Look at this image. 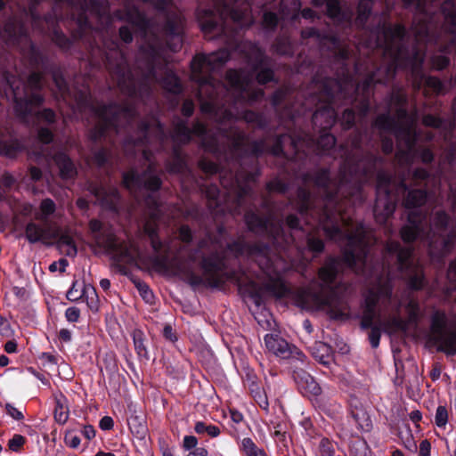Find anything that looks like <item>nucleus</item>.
Wrapping results in <instances>:
<instances>
[{
    "instance_id": "nucleus-1",
    "label": "nucleus",
    "mask_w": 456,
    "mask_h": 456,
    "mask_svg": "<svg viewBox=\"0 0 456 456\" xmlns=\"http://www.w3.org/2000/svg\"><path fill=\"white\" fill-rule=\"evenodd\" d=\"M363 166L362 161L357 167H347L344 164L340 169L338 182L331 181L329 171L321 169L314 172L313 182L323 191V208H316L311 194L300 188L297 191V208L305 225H312L313 231L304 227L300 220L294 215L287 217V225L293 233L285 234L282 224L273 216L263 219L254 213H247L245 221L248 229L261 235H267L273 243L279 246H289L295 243V234L306 233L307 248L318 254L324 248L322 240L315 237V230H323L328 239L345 246L343 257L330 256L318 271V280L312 281L306 287L297 291L295 299L303 309L310 311H326L333 319H342L346 315V307L342 298L338 295L336 280L342 271L343 264L354 270L356 273L370 274L372 272L367 265L370 253V232L362 224H353L350 218L340 212V207H336L334 212L329 209L339 196L347 198L354 191H358L363 183L370 180V175L366 170L360 171Z\"/></svg>"
},
{
    "instance_id": "nucleus-2",
    "label": "nucleus",
    "mask_w": 456,
    "mask_h": 456,
    "mask_svg": "<svg viewBox=\"0 0 456 456\" xmlns=\"http://www.w3.org/2000/svg\"><path fill=\"white\" fill-rule=\"evenodd\" d=\"M243 49H249L248 61L252 73L244 74L238 70H229L226 73V84L214 78L213 73L220 69L230 59L231 53L227 49H221L209 54H198L191 62V78L198 84V98L200 110L211 114L218 123L217 133L208 140L207 127L197 122L190 129L183 120L178 119L174 124L172 138L175 142L186 143L192 134L201 138L203 144L212 151L219 150L220 142L227 143L232 151L243 149L248 140L241 131L232 125L244 119L248 123L255 122L257 115L249 110H243L246 102L258 101L264 96L262 89L254 87V77L258 84L263 85L273 78V72L265 69L267 59L264 53L251 43L242 45Z\"/></svg>"
},
{
    "instance_id": "nucleus-3",
    "label": "nucleus",
    "mask_w": 456,
    "mask_h": 456,
    "mask_svg": "<svg viewBox=\"0 0 456 456\" xmlns=\"http://www.w3.org/2000/svg\"><path fill=\"white\" fill-rule=\"evenodd\" d=\"M218 233L219 239L213 240L208 237L199 243V250L210 252V256H203L200 262L204 279L208 286L217 288L225 281L226 278L222 272L225 267L224 248L226 246L227 251L234 256L245 255L257 264L265 275L263 284L268 292L277 297H282L289 293V289L282 275L291 266L281 256H272L268 247L249 246L240 240L228 243L224 241V230L222 227L218 229Z\"/></svg>"
},
{
    "instance_id": "nucleus-4",
    "label": "nucleus",
    "mask_w": 456,
    "mask_h": 456,
    "mask_svg": "<svg viewBox=\"0 0 456 456\" xmlns=\"http://www.w3.org/2000/svg\"><path fill=\"white\" fill-rule=\"evenodd\" d=\"M370 34L374 38H370L364 43L366 47L380 49L387 64L385 67L379 68L376 73L368 77L362 86L358 85L355 91H359L362 87L365 92L372 83L386 84L394 77L397 69L409 68L415 79L419 78V81L417 82L418 86L424 82L435 93L441 94L443 92L444 85L440 79L422 75L423 53L416 49L409 53L405 48L406 31L403 26L400 24L391 25L384 21Z\"/></svg>"
},
{
    "instance_id": "nucleus-5",
    "label": "nucleus",
    "mask_w": 456,
    "mask_h": 456,
    "mask_svg": "<svg viewBox=\"0 0 456 456\" xmlns=\"http://www.w3.org/2000/svg\"><path fill=\"white\" fill-rule=\"evenodd\" d=\"M386 273V277L375 275V283L364 294L361 326L370 328L369 340L373 348L379 345L381 330L388 334L406 330V322L400 315L402 304L393 297L389 267Z\"/></svg>"
},
{
    "instance_id": "nucleus-6",
    "label": "nucleus",
    "mask_w": 456,
    "mask_h": 456,
    "mask_svg": "<svg viewBox=\"0 0 456 456\" xmlns=\"http://www.w3.org/2000/svg\"><path fill=\"white\" fill-rule=\"evenodd\" d=\"M448 223L449 216L443 210L436 212L429 222L422 211L411 210L408 214L407 224L400 231L401 238L406 243L419 240L428 247L431 256L443 257L451 251L456 239L455 234L446 240L442 239L441 233L445 231Z\"/></svg>"
},
{
    "instance_id": "nucleus-7",
    "label": "nucleus",
    "mask_w": 456,
    "mask_h": 456,
    "mask_svg": "<svg viewBox=\"0 0 456 456\" xmlns=\"http://www.w3.org/2000/svg\"><path fill=\"white\" fill-rule=\"evenodd\" d=\"M4 87H0V94L12 93L14 101V111L19 118L28 123L31 118L44 120L49 124L55 120V113L51 109H44L42 111H36L42 102L43 97L38 91L44 86V78L41 73H31L27 82L13 76L4 75Z\"/></svg>"
},
{
    "instance_id": "nucleus-8",
    "label": "nucleus",
    "mask_w": 456,
    "mask_h": 456,
    "mask_svg": "<svg viewBox=\"0 0 456 456\" xmlns=\"http://www.w3.org/2000/svg\"><path fill=\"white\" fill-rule=\"evenodd\" d=\"M319 88H321L319 94L313 97V101L317 99L324 104L314 113L313 123L315 126L326 131L335 124L337 119V112L334 109L336 99L346 98L347 91L354 89V85L351 79L342 84L338 80L327 78ZM335 144V137L326 132L321 134L317 142L318 148L323 152L332 149Z\"/></svg>"
},
{
    "instance_id": "nucleus-9",
    "label": "nucleus",
    "mask_w": 456,
    "mask_h": 456,
    "mask_svg": "<svg viewBox=\"0 0 456 456\" xmlns=\"http://www.w3.org/2000/svg\"><path fill=\"white\" fill-rule=\"evenodd\" d=\"M416 126V116L409 115L403 105L397 110L396 120L388 114H382L378 116L374 121L375 127L390 132L396 137L398 143L396 159L401 166L412 164L417 154L415 151Z\"/></svg>"
},
{
    "instance_id": "nucleus-10",
    "label": "nucleus",
    "mask_w": 456,
    "mask_h": 456,
    "mask_svg": "<svg viewBox=\"0 0 456 456\" xmlns=\"http://www.w3.org/2000/svg\"><path fill=\"white\" fill-rule=\"evenodd\" d=\"M213 10L206 11V18L200 19L202 31L209 39L226 36V24L233 21L237 27L243 28L253 23L251 4L240 8V0H212Z\"/></svg>"
},
{
    "instance_id": "nucleus-11",
    "label": "nucleus",
    "mask_w": 456,
    "mask_h": 456,
    "mask_svg": "<svg viewBox=\"0 0 456 456\" xmlns=\"http://www.w3.org/2000/svg\"><path fill=\"white\" fill-rule=\"evenodd\" d=\"M91 111L97 123L92 132L94 140L106 136L110 130L120 133L121 122L124 120L130 125L134 115V110L115 104L91 106Z\"/></svg>"
},
{
    "instance_id": "nucleus-12",
    "label": "nucleus",
    "mask_w": 456,
    "mask_h": 456,
    "mask_svg": "<svg viewBox=\"0 0 456 456\" xmlns=\"http://www.w3.org/2000/svg\"><path fill=\"white\" fill-rule=\"evenodd\" d=\"M448 317L444 311L436 310L431 315L430 336L437 350L446 355L456 354V322L448 326Z\"/></svg>"
},
{
    "instance_id": "nucleus-13",
    "label": "nucleus",
    "mask_w": 456,
    "mask_h": 456,
    "mask_svg": "<svg viewBox=\"0 0 456 456\" xmlns=\"http://www.w3.org/2000/svg\"><path fill=\"white\" fill-rule=\"evenodd\" d=\"M391 176L380 171L377 175V199L374 216L377 222L385 223L395 212L398 198L392 194Z\"/></svg>"
},
{
    "instance_id": "nucleus-14",
    "label": "nucleus",
    "mask_w": 456,
    "mask_h": 456,
    "mask_svg": "<svg viewBox=\"0 0 456 456\" xmlns=\"http://www.w3.org/2000/svg\"><path fill=\"white\" fill-rule=\"evenodd\" d=\"M387 249L397 252L398 271L408 279L409 287L416 290L422 289L425 283L423 270L414 264L411 258L412 249L409 247L402 248L397 242H390Z\"/></svg>"
},
{
    "instance_id": "nucleus-15",
    "label": "nucleus",
    "mask_w": 456,
    "mask_h": 456,
    "mask_svg": "<svg viewBox=\"0 0 456 456\" xmlns=\"http://www.w3.org/2000/svg\"><path fill=\"white\" fill-rule=\"evenodd\" d=\"M153 167L151 163L149 169L142 175H138L134 170H130L123 175L124 186L138 198V192L142 189L156 191L161 185L159 177L153 174Z\"/></svg>"
},
{
    "instance_id": "nucleus-16",
    "label": "nucleus",
    "mask_w": 456,
    "mask_h": 456,
    "mask_svg": "<svg viewBox=\"0 0 456 456\" xmlns=\"http://www.w3.org/2000/svg\"><path fill=\"white\" fill-rule=\"evenodd\" d=\"M152 265L158 271L183 275L191 286H198L203 283L204 279L202 277L186 269L183 264L178 261L177 257L170 259L167 253L155 256L152 258Z\"/></svg>"
},
{
    "instance_id": "nucleus-17",
    "label": "nucleus",
    "mask_w": 456,
    "mask_h": 456,
    "mask_svg": "<svg viewBox=\"0 0 456 456\" xmlns=\"http://www.w3.org/2000/svg\"><path fill=\"white\" fill-rule=\"evenodd\" d=\"M30 158L35 161L40 162L44 159L46 162L53 159L60 170V175L62 179H72L77 174L76 167L71 159L63 152H54L46 151L42 148L40 151H33L30 153Z\"/></svg>"
},
{
    "instance_id": "nucleus-18",
    "label": "nucleus",
    "mask_w": 456,
    "mask_h": 456,
    "mask_svg": "<svg viewBox=\"0 0 456 456\" xmlns=\"http://www.w3.org/2000/svg\"><path fill=\"white\" fill-rule=\"evenodd\" d=\"M25 235L30 243L42 241L48 243L59 236V227L55 223L38 224L30 222L26 225Z\"/></svg>"
},
{
    "instance_id": "nucleus-19",
    "label": "nucleus",
    "mask_w": 456,
    "mask_h": 456,
    "mask_svg": "<svg viewBox=\"0 0 456 456\" xmlns=\"http://www.w3.org/2000/svg\"><path fill=\"white\" fill-rule=\"evenodd\" d=\"M107 247L112 249L114 257L118 263L132 264L141 256L139 248L130 240L125 243L118 244L113 239H109Z\"/></svg>"
},
{
    "instance_id": "nucleus-20",
    "label": "nucleus",
    "mask_w": 456,
    "mask_h": 456,
    "mask_svg": "<svg viewBox=\"0 0 456 456\" xmlns=\"http://www.w3.org/2000/svg\"><path fill=\"white\" fill-rule=\"evenodd\" d=\"M312 2L315 6H322L326 3L327 13L331 19L340 23H351L353 12L343 10L338 0H312Z\"/></svg>"
},
{
    "instance_id": "nucleus-21",
    "label": "nucleus",
    "mask_w": 456,
    "mask_h": 456,
    "mask_svg": "<svg viewBox=\"0 0 456 456\" xmlns=\"http://www.w3.org/2000/svg\"><path fill=\"white\" fill-rule=\"evenodd\" d=\"M22 150L21 143L12 134L8 127H0V154L13 158Z\"/></svg>"
},
{
    "instance_id": "nucleus-22",
    "label": "nucleus",
    "mask_w": 456,
    "mask_h": 456,
    "mask_svg": "<svg viewBox=\"0 0 456 456\" xmlns=\"http://www.w3.org/2000/svg\"><path fill=\"white\" fill-rule=\"evenodd\" d=\"M90 191L96 197L99 203L109 208H115L119 199V194L115 187L94 185Z\"/></svg>"
},
{
    "instance_id": "nucleus-23",
    "label": "nucleus",
    "mask_w": 456,
    "mask_h": 456,
    "mask_svg": "<svg viewBox=\"0 0 456 456\" xmlns=\"http://www.w3.org/2000/svg\"><path fill=\"white\" fill-rule=\"evenodd\" d=\"M266 349L281 358H289L291 354L289 344L278 335L266 334L264 338Z\"/></svg>"
},
{
    "instance_id": "nucleus-24",
    "label": "nucleus",
    "mask_w": 456,
    "mask_h": 456,
    "mask_svg": "<svg viewBox=\"0 0 456 456\" xmlns=\"http://www.w3.org/2000/svg\"><path fill=\"white\" fill-rule=\"evenodd\" d=\"M163 32L174 39L175 42L170 45V49L174 52L177 51L182 45V20L175 16L167 18L166 24L162 28Z\"/></svg>"
},
{
    "instance_id": "nucleus-25",
    "label": "nucleus",
    "mask_w": 456,
    "mask_h": 456,
    "mask_svg": "<svg viewBox=\"0 0 456 456\" xmlns=\"http://www.w3.org/2000/svg\"><path fill=\"white\" fill-rule=\"evenodd\" d=\"M55 408L53 412L54 419L57 423L65 424L69 417V407L67 397L61 393L54 394Z\"/></svg>"
},
{
    "instance_id": "nucleus-26",
    "label": "nucleus",
    "mask_w": 456,
    "mask_h": 456,
    "mask_svg": "<svg viewBox=\"0 0 456 456\" xmlns=\"http://www.w3.org/2000/svg\"><path fill=\"white\" fill-rule=\"evenodd\" d=\"M295 379L298 385V387L301 390H304L305 393L314 395H317L321 393L320 386L309 374L305 372H303L302 374H297L295 377Z\"/></svg>"
},
{
    "instance_id": "nucleus-27",
    "label": "nucleus",
    "mask_w": 456,
    "mask_h": 456,
    "mask_svg": "<svg viewBox=\"0 0 456 456\" xmlns=\"http://www.w3.org/2000/svg\"><path fill=\"white\" fill-rule=\"evenodd\" d=\"M295 379L298 385V387L301 390H304L305 393L314 395H317L321 393L320 386L309 374L305 372H303L302 374H297L295 377Z\"/></svg>"
},
{
    "instance_id": "nucleus-28",
    "label": "nucleus",
    "mask_w": 456,
    "mask_h": 456,
    "mask_svg": "<svg viewBox=\"0 0 456 456\" xmlns=\"http://www.w3.org/2000/svg\"><path fill=\"white\" fill-rule=\"evenodd\" d=\"M57 242L60 252L67 256L75 257L77 254V248L75 241L69 232L59 233Z\"/></svg>"
},
{
    "instance_id": "nucleus-29",
    "label": "nucleus",
    "mask_w": 456,
    "mask_h": 456,
    "mask_svg": "<svg viewBox=\"0 0 456 456\" xmlns=\"http://www.w3.org/2000/svg\"><path fill=\"white\" fill-rule=\"evenodd\" d=\"M427 198L428 195L425 190H411L408 192L403 204L407 209L417 208L427 201Z\"/></svg>"
},
{
    "instance_id": "nucleus-30",
    "label": "nucleus",
    "mask_w": 456,
    "mask_h": 456,
    "mask_svg": "<svg viewBox=\"0 0 456 456\" xmlns=\"http://www.w3.org/2000/svg\"><path fill=\"white\" fill-rule=\"evenodd\" d=\"M56 205L51 199H45L40 202L35 218L42 223H50L49 217L55 212Z\"/></svg>"
},
{
    "instance_id": "nucleus-31",
    "label": "nucleus",
    "mask_w": 456,
    "mask_h": 456,
    "mask_svg": "<svg viewBox=\"0 0 456 456\" xmlns=\"http://www.w3.org/2000/svg\"><path fill=\"white\" fill-rule=\"evenodd\" d=\"M322 45H329L335 52H338L339 58L346 60L348 58L349 51L341 46L339 39L335 36H326L320 39Z\"/></svg>"
},
{
    "instance_id": "nucleus-32",
    "label": "nucleus",
    "mask_w": 456,
    "mask_h": 456,
    "mask_svg": "<svg viewBox=\"0 0 456 456\" xmlns=\"http://www.w3.org/2000/svg\"><path fill=\"white\" fill-rule=\"evenodd\" d=\"M140 128L145 141L151 140V136L153 132L156 133V137L158 140L163 141L164 128L159 121L154 120L153 125L142 124Z\"/></svg>"
},
{
    "instance_id": "nucleus-33",
    "label": "nucleus",
    "mask_w": 456,
    "mask_h": 456,
    "mask_svg": "<svg viewBox=\"0 0 456 456\" xmlns=\"http://www.w3.org/2000/svg\"><path fill=\"white\" fill-rule=\"evenodd\" d=\"M372 8V0H360L357 10L356 24L363 26Z\"/></svg>"
},
{
    "instance_id": "nucleus-34",
    "label": "nucleus",
    "mask_w": 456,
    "mask_h": 456,
    "mask_svg": "<svg viewBox=\"0 0 456 456\" xmlns=\"http://www.w3.org/2000/svg\"><path fill=\"white\" fill-rule=\"evenodd\" d=\"M408 314V320L406 321V329L409 323H417L419 319V305L416 299L410 298L405 305ZM405 322V320H403Z\"/></svg>"
},
{
    "instance_id": "nucleus-35",
    "label": "nucleus",
    "mask_w": 456,
    "mask_h": 456,
    "mask_svg": "<svg viewBox=\"0 0 456 456\" xmlns=\"http://www.w3.org/2000/svg\"><path fill=\"white\" fill-rule=\"evenodd\" d=\"M241 448L245 456H267L265 452L257 447L251 438H243Z\"/></svg>"
},
{
    "instance_id": "nucleus-36",
    "label": "nucleus",
    "mask_w": 456,
    "mask_h": 456,
    "mask_svg": "<svg viewBox=\"0 0 456 456\" xmlns=\"http://www.w3.org/2000/svg\"><path fill=\"white\" fill-rule=\"evenodd\" d=\"M144 232L151 240L152 248L156 253H159L162 248V243L158 238L156 224H151V222H147L144 226Z\"/></svg>"
},
{
    "instance_id": "nucleus-37",
    "label": "nucleus",
    "mask_w": 456,
    "mask_h": 456,
    "mask_svg": "<svg viewBox=\"0 0 456 456\" xmlns=\"http://www.w3.org/2000/svg\"><path fill=\"white\" fill-rule=\"evenodd\" d=\"M162 85L165 89L173 94H179L182 91V86L178 77L172 73L167 74L162 81Z\"/></svg>"
},
{
    "instance_id": "nucleus-38",
    "label": "nucleus",
    "mask_w": 456,
    "mask_h": 456,
    "mask_svg": "<svg viewBox=\"0 0 456 456\" xmlns=\"http://www.w3.org/2000/svg\"><path fill=\"white\" fill-rule=\"evenodd\" d=\"M194 430L197 434L207 433L210 437H216L220 435V428L216 425H207L203 421L195 424Z\"/></svg>"
},
{
    "instance_id": "nucleus-39",
    "label": "nucleus",
    "mask_w": 456,
    "mask_h": 456,
    "mask_svg": "<svg viewBox=\"0 0 456 456\" xmlns=\"http://www.w3.org/2000/svg\"><path fill=\"white\" fill-rule=\"evenodd\" d=\"M186 168L185 162L180 153L175 150V157L172 163L167 165V170L169 173H183Z\"/></svg>"
},
{
    "instance_id": "nucleus-40",
    "label": "nucleus",
    "mask_w": 456,
    "mask_h": 456,
    "mask_svg": "<svg viewBox=\"0 0 456 456\" xmlns=\"http://www.w3.org/2000/svg\"><path fill=\"white\" fill-rule=\"evenodd\" d=\"M85 291V285L78 281H73L71 288L67 292V298L69 301H77L84 296Z\"/></svg>"
},
{
    "instance_id": "nucleus-41",
    "label": "nucleus",
    "mask_w": 456,
    "mask_h": 456,
    "mask_svg": "<svg viewBox=\"0 0 456 456\" xmlns=\"http://www.w3.org/2000/svg\"><path fill=\"white\" fill-rule=\"evenodd\" d=\"M353 418L361 430H370L371 422L365 411H361L359 412H353Z\"/></svg>"
},
{
    "instance_id": "nucleus-42",
    "label": "nucleus",
    "mask_w": 456,
    "mask_h": 456,
    "mask_svg": "<svg viewBox=\"0 0 456 456\" xmlns=\"http://www.w3.org/2000/svg\"><path fill=\"white\" fill-rule=\"evenodd\" d=\"M128 20L141 27L145 31L148 28V23L145 20V16L140 12L137 9H133L128 14Z\"/></svg>"
},
{
    "instance_id": "nucleus-43",
    "label": "nucleus",
    "mask_w": 456,
    "mask_h": 456,
    "mask_svg": "<svg viewBox=\"0 0 456 456\" xmlns=\"http://www.w3.org/2000/svg\"><path fill=\"white\" fill-rule=\"evenodd\" d=\"M448 421V411L445 406L439 405L435 415V423L438 428H444Z\"/></svg>"
},
{
    "instance_id": "nucleus-44",
    "label": "nucleus",
    "mask_w": 456,
    "mask_h": 456,
    "mask_svg": "<svg viewBox=\"0 0 456 456\" xmlns=\"http://www.w3.org/2000/svg\"><path fill=\"white\" fill-rule=\"evenodd\" d=\"M245 151L256 156L260 155L267 151L266 143L263 140L253 142Z\"/></svg>"
},
{
    "instance_id": "nucleus-45",
    "label": "nucleus",
    "mask_w": 456,
    "mask_h": 456,
    "mask_svg": "<svg viewBox=\"0 0 456 456\" xmlns=\"http://www.w3.org/2000/svg\"><path fill=\"white\" fill-rule=\"evenodd\" d=\"M26 443V438L19 434H15L8 442V447L12 452H19Z\"/></svg>"
},
{
    "instance_id": "nucleus-46",
    "label": "nucleus",
    "mask_w": 456,
    "mask_h": 456,
    "mask_svg": "<svg viewBox=\"0 0 456 456\" xmlns=\"http://www.w3.org/2000/svg\"><path fill=\"white\" fill-rule=\"evenodd\" d=\"M429 32V27L427 23L420 25L419 28H417L416 25L412 28V33L414 34L415 40L417 42H421L427 39Z\"/></svg>"
},
{
    "instance_id": "nucleus-47",
    "label": "nucleus",
    "mask_w": 456,
    "mask_h": 456,
    "mask_svg": "<svg viewBox=\"0 0 456 456\" xmlns=\"http://www.w3.org/2000/svg\"><path fill=\"white\" fill-rule=\"evenodd\" d=\"M278 23V17L274 12H265L263 16V25L265 28L273 29Z\"/></svg>"
},
{
    "instance_id": "nucleus-48",
    "label": "nucleus",
    "mask_w": 456,
    "mask_h": 456,
    "mask_svg": "<svg viewBox=\"0 0 456 456\" xmlns=\"http://www.w3.org/2000/svg\"><path fill=\"white\" fill-rule=\"evenodd\" d=\"M251 393L257 403V404L264 410H268L269 403L266 395L261 391L259 387L255 389H251Z\"/></svg>"
},
{
    "instance_id": "nucleus-49",
    "label": "nucleus",
    "mask_w": 456,
    "mask_h": 456,
    "mask_svg": "<svg viewBox=\"0 0 456 456\" xmlns=\"http://www.w3.org/2000/svg\"><path fill=\"white\" fill-rule=\"evenodd\" d=\"M134 344L138 356L148 359L147 350L144 346L143 340L142 339L141 336L135 333L134 334Z\"/></svg>"
},
{
    "instance_id": "nucleus-50",
    "label": "nucleus",
    "mask_w": 456,
    "mask_h": 456,
    "mask_svg": "<svg viewBox=\"0 0 456 456\" xmlns=\"http://www.w3.org/2000/svg\"><path fill=\"white\" fill-rule=\"evenodd\" d=\"M137 289L140 292L142 297L147 302L151 303L153 301L154 296L152 291L150 289L149 286L145 283H138Z\"/></svg>"
},
{
    "instance_id": "nucleus-51",
    "label": "nucleus",
    "mask_w": 456,
    "mask_h": 456,
    "mask_svg": "<svg viewBox=\"0 0 456 456\" xmlns=\"http://www.w3.org/2000/svg\"><path fill=\"white\" fill-rule=\"evenodd\" d=\"M422 122L426 126L436 128L442 127L444 123L442 119L429 114L423 117Z\"/></svg>"
},
{
    "instance_id": "nucleus-52",
    "label": "nucleus",
    "mask_w": 456,
    "mask_h": 456,
    "mask_svg": "<svg viewBox=\"0 0 456 456\" xmlns=\"http://www.w3.org/2000/svg\"><path fill=\"white\" fill-rule=\"evenodd\" d=\"M355 120V114L352 110H346L342 115V124L346 128H350Z\"/></svg>"
},
{
    "instance_id": "nucleus-53",
    "label": "nucleus",
    "mask_w": 456,
    "mask_h": 456,
    "mask_svg": "<svg viewBox=\"0 0 456 456\" xmlns=\"http://www.w3.org/2000/svg\"><path fill=\"white\" fill-rule=\"evenodd\" d=\"M449 64V59L444 55H437L432 58V66L436 69H443Z\"/></svg>"
},
{
    "instance_id": "nucleus-54",
    "label": "nucleus",
    "mask_w": 456,
    "mask_h": 456,
    "mask_svg": "<svg viewBox=\"0 0 456 456\" xmlns=\"http://www.w3.org/2000/svg\"><path fill=\"white\" fill-rule=\"evenodd\" d=\"M4 408L7 414L11 416L12 419L16 420H20L24 418L23 413L12 403H7Z\"/></svg>"
},
{
    "instance_id": "nucleus-55",
    "label": "nucleus",
    "mask_w": 456,
    "mask_h": 456,
    "mask_svg": "<svg viewBox=\"0 0 456 456\" xmlns=\"http://www.w3.org/2000/svg\"><path fill=\"white\" fill-rule=\"evenodd\" d=\"M287 138V135L285 134H282L279 137L276 138V141H275V143L273 144V146L269 150L270 152L273 154V155H275V156H280L282 154L283 152V150H282V142L283 141Z\"/></svg>"
},
{
    "instance_id": "nucleus-56",
    "label": "nucleus",
    "mask_w": 456,
    "mask_h": 456,
    "mask_svg": "<svg viewBox=\"0 0 456 456\" xmlns=\"http://www.w3.org/2000/svg\"><path fill=\"white\" fill-rule=\"evenodd\" d=\"M198 444V439L194 436H185L183 440V448L185 451H190L191 449H196Z\"/></svg>"
},
{
    "instance_id": "nucleus-57",
    "label": "nucleus",
    "mask_w": 456,
    "mask_h": 456,
    "mask_svg": "<svg viewBox=\"0 0 456 456\" xmlns=\"http://www.w3.org/2000/svg\"><path fill=\"white\" fill-rule=\"evenodd\" d=\"M68 265H69V263L65 258H61L58 261L53 262L49 265V270L52 273H54L57 270H59L61 273H64Z\"/></svg>"
},
{
    "instance_id": "nucleus-58",
    "label": "nucleus",
    "mask_w": 456,
    "mask_h": 456,
    "mask_svg": "<svg viewBox=\"0 0 456 456\" xmlns=\"http://www.w3.org/2000/svg\"><path fill=\"white\" fill-rule=\"evenodd\" d=\"M37 135H38V140L43 144H48L53 140V134L48 128H40Z\"/></svg>"
},
{
    "instance_id": "nucleus-59",
    "label": "nucleus",
    "mask_w": 456,
    "mask_h": 456,
    "mask_svg": "<svg viewBox=\"0 0 456 456\" xmlns=\"http://www.w3.org/2000/svg\"><path fill=\"white\" fill-rule=\"evenodd\" d=\"M53 81L56 86L59 89V92L62 97H64L66 92L68 91L67 84L61 76L57 74L53 75Z\"/></svg>"
},
{
    "instance_id": "nucleus-60",
    "label": "nucleus",
    "mask_w": 456,
    "mask_h": 456,
    "mask_svg": "<svg viewBox=\"0 0 456 456\" xmlns=\"http://www.w3.org/2000/svg\"><path fill=\"white\" fill-rule=\"evenodd\" d=\"M80 316V311L77 307H69L65 312V317L69 322H76Z\"/></svg>"
},
{
    "instance_id": "nucleus-61",
    "label": "nucleus",
    "mask_w": 456,
    "mask_h": 456,
    "mask_svg": "<svg viewBox=\"0 0 456 456\" xmlns=\"http://www.w3.org/2000/svg\"><path fill=\"white\" fill-rule=\"evenodd\" d=\"M200 165L202 170L207 174H215L218 171V167L214 162L202 160Z\"/></svg>"
},
{
    "instance_id": "nucleus-62",
    "label": "nucleus",
    "mask_w": 456,
    "mask_h": 456,
    "mask_svg": "<svg viewBox=\"0 0 456 456\" xmlns=\"http://www.w3.org/2000/svg\"><path fill=\"white\" fill-rule=\"evenodd\" d=\"M179 238L183 242H190L192 239L191 229L186 225L181 226L179 230Z\"/></svg>"
},
{
    "instance_id": "nucleus-63",
    "label": "nucleus",
    "mask_w": 456,
    "mask_h": 456,
    "mask_svg": "<svg viewBox=\"0 0 456 456\" xmlns=\"http://www.w3.org/2000/svg\"><path fill=\"white\" fill-rule=\"evenodd\" d=\"M321 456H333L334 450L327 440H322L320 446Z\"/></svg>"
},
{
    "instance_id": "nucleus-64",
    "label": "nucleus",
    "mask_w": 456,
    "mask_h": 456,
    "mask_svg": "<svg viewBox=\"0 0 456 456\" xmlns=\"http://www.w3.org/2000/svg\"><path fill=\"white\" fill-rule=\"evenodd\" d=\"M430 443L425 439L419 444V456H430Z\"/></svg>"
}]
</instances>
